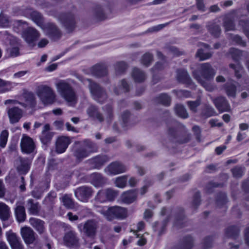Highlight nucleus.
Listing matches in <instances>:
<instances>
[{
    "instance_id": "obj_64",
    "label": "nucleus",
    "mask_w": 249,
    "mask_h": 249,
    "mask_svg": "<svg viewBox=\"0 0 249 249\" xmlns=\"http://www.w3.org/2000/svg\"><path fill=\"white\" fill-rule=\"evenodd\" d=\"M187 105L189 107L190 110L195 112L196 111L197 107L200 105V102L199 100L189 101L187 102Z\"/></svg>"
},
{
    "instance_id": "obj_46",
    "label": "nucleus",
    "mask_w": 249,
    "mask_h": 249,
    "mask_svg": "<svg viewBox=\"0 0 249 249\" xmlns=\"http://www.w3.org/2000/svg\"><path fill=\"white\" fill-rule=\"evenodd\" d=\"M196 57L199 59V60L202 61L210 58L212 53L209 52H206L205 50L200 49L198 50L196 53Z\"/></svg>"
},
{
    "instance_id": "obj_21",
    "label": "nucleus",
    "mask_w": 249,
    "mask_h": 249,
    "mask_svg": "<svg viewBox=\"0 0 249 249\" xmlns=\"http://www.w3.org/2000/svg\"><path fill=\"white\" fill-rule=\"evenodd\" d=\"M201 74L205 80H208L214 76L215 72L209 64L204 63L201 65Z\"/></svg>"
},
{
    "instance_id": "obj_53",
    "label": "nucleus",
    "mask_w": 249,
    "mask_h": 249,
    "mask_svg": "<svg viewBox=\"0 0 249 249\" xmlns=\"http://www.w3.org/2000/svg\"><path fill=\"white\" fill-rule=\"evenodd\" d=\"M0 92H5L11 90V83L0 78Z\"/></svg>"
},
{
    "instance_id": "obj_54",
    "label": "nucleus",
    "mask_w": 249,
    "mask_h": 249,
    "mask_svg": "<svg viewBox=\"0 0 249 249\" xmlns=\"http://www.w3.org/2000/svg\"><path fill=\"white\" fill-rule=\"evenodd\" d=\"M224 26L226 31H234L235 25L234 20L231 18L226 19L224 21Z\"/></svg>"
},
{
    "instance_id": "obj_32",
    "label": "nucleus",
    "mask_w": 249,
    "mask_h": 249,
    "mask_svg": "<svg viewBox=\"0 0 249 249\" xmlns=\"http://www.w3.org/2000/svg\"><path fill=\"white\" fill-rule=\"evenodd\" d=\"M63 23L68 32L72 31L75 27V24L73 16L72 15L67 16L64 18Z\"/></svg>"
},
{
    "instance_id": "obj_43",
    "label": "nucleus",
    "mask_w": 249,
    "mask_h": 249,
    "mask_svg": "<svg viewBox=\"0 0 249 249\" xmlns=\"http://www.w3.org/2000/svg\"><path fill=\"white\" fill-rule=\"evenodd\" d=\"M193 239L190 236L185 237L180 245L179 249H191L193 246Z\"/></svg>"
},
{
    "instance_id": "obj_3",
    "label": "nucleus",
    "mask_w": 249,
    "mask_h": 249,
    "mask_svg": "<svg viewBox=\"0 0 249 249\" xmlns=\"http://www.w3.org/2000/svg\"><path fill=\"white\" fill-rule=\"evenodd\" d=\"M85 85H87L93 99L100 104L104 103L108 98V95L105 89L98 83L89 79H85L82 81Z\"/></svg>"
},
{
    "instance_id": "obj_5",
    "label": "nucleus",
    "mask_w": 249,
    "mask_h": 249,
    "mask_svg": "<svg viewBox=\"0 0 249 249\" xmlns=\"http://www.w3.org/2000/svg\"><path fill=\"white\" fill-rule=\"evenodd\" d=\"M99 227V222L94 219L87 220L83 223L77 225L79 231L87 237L94 238Z\"/></svg>"
},
{
    "instance_id": "obj_9",
    "label": "nucleus",
    "mask_w": 249,
    "mask_h": 249,
    "mask_svg": "<svg viewBox=\"0 0 249 249\" xmlns=\"http://www.w3.org/2000/svg\"><path fill=\"white\" fill-rule=\"evenodd\" d=\"M6 110L9 123L12 124L18 123L24 115V110L16 106L8 107Z\"/></svg>"
},
{
    "instance_id": "obj_17",
    "label": "nucleus",
    "mask_w": 249,
    "mask_h": 249,
    "mask_svg": "<svg viewBox=\"0 0 249 249\" xmlns=\"http://www.w3.org/2000/svg\"><path fill=\"white\" fill-rule=\"evenodd\" d=\"M50 125L49 124H46L43 127L41 134L40 136L41 142L44 144H47L51 142L54 133L50 131Z\"/></svg>"
},
{
    "instance_id": "obj_52",
    "label": "nucleus",
    "mask_w": 249,
    "mask_h": 249,
    "mask_svg": "<svg viewBox=\"0 0 249 249\" xmlns=\"http://www.w3.org/2000/svg\"><path fill=\"white\" fill-rule=\"evenodd\" d=\"M9 136V133L7 130H2L0 134V147L4 148L6 145Z\"/></svg>"
},
{
    "instance_id": "obj_45",
    "label": "nucleus",
    "mask_w": 249,
    "mask_h": 249,
    "mask_svg": "<svg viewBox=\"0 0 249 249\" xmlns=\"http://www.w3.org/2000/svg\"><path fill=\"white\" fill-rule=\"evenodd\" d=\"M231 69L234 71V75L237 79H240L242 77V72L243 71V68L240 64L235 65L234 64L230 63L229 65Z\"/></svg>"
},
{
    "instance_id": "obj_34",
    "label": "nucleus",
    "mask_w": 249,
    "mask_h": 249,
    "mask_svg": "<svg viewBox=\"0 0 249 249\" xmlns=\"http://www.w3.org/2000/svg\"><path fill=\"white\" fill-rule=\"evenodd\" d=\"M184 218L183 210L181 208H179L178 212H176V215H175L174 225L178 227H181L183 226Z\"/></svg>"
},
{
    "instance_id": "obj_50",
    "label": "nucleus",
    "mask_w": 249,
    "mask_h": 249,
    "mask_svg": "<svg viewBox=\"0 0 249 249\" xmlns=\"http://www.w3.org/2000/svg\"><path fill=\"white\" fill-rule=\"evenodd\" d=\"M127 181V177L124 176L117 178L114 183L116 187L120 188H124L126 185Z\"/></svg>"
},
{
    "instance_id": "obj_6",
    "label": "nucleus",
    "mask_w": 249,
    "mask_h": 249,
    "mask_svg": "<svg viewBox=\"0 0 249 249\" xmlns=\"http://www.w3.org/2000/svg\"><path fill=\"white\" fill-rule=\"evenodd\" d=\"M99 212L109 221H111L114 218L123 219L127 215L126 210L119 206L111 207L107 209L104 208L100 210Z\"/></svg>"
},
{
    "instance_id": "obj_60",
    "label": "nucleus",
    "mask_w": 249,
    "mask_h": 249,
    "mask_svg": "<svg viewBox=\"0 0 249 249\" xmlns=\"http://www.w3.org/2000/svg\"><path fill=\"white\" fill-rule=\"evenodd\" d=\"M239 230L238 228L232 226L229 228L227 230V233L228 236L235 237L239 233Z\"/></svg>"
},
{
    "instance_id": "obj_56",
    "label": "nucleus",
    "mask_w": 249,
    "mask_h": 249,
    "mask_svg": "<svg viewBox=\"0 0 249 249\" xmlns=\"http://www.w3.org/2000/svg\"><path fill=\"white\" fill-rule=\"evenodd\" d=\"M62 201L63 205L68 209H71L73 207V202L70 197L66 195L62 197Z\"/></svg>"
},
{
    "instance_id": "obj_26",
    "label": "nucleus",
    "mask_w": 249,
    "mask_h": 249,
    "mask_svg": "<svg viewBox=\"0 0 249 249\" xmlns=\"http://www.w3.org/2000/svg\"><path fill=\"white\" fill-rule=\"evenodd\" d=\"M26 206L29 214L37 215L38 214L40 207L39 203L32 199H29L27 201Z\"/></svg>"
},
{
    "instance_id": "obj_37",
    "label": "nucleus",
    "mask_w": 249,
    "mask_h": 249,
    "mask_svg": "<svg viewBox=\"0 0 249 249\" xmlns=\"http://www.w3.org/2000/svg\"><path fill=\"white\" fill-rule=\"evenodd\" d=\"M114 69L116 75H121L125 72L127 66L124 61H118L114 64Z\"/></svg>"
},
{
    "instance_id": "obj_29",
    "label": "nucleus",
    "mask_w": 249,
    "mask_h": 249,
    "mask_svg": "<svg viewBox=\"0 0 249 249\" xmlns=\"http://www.w3.org/2000/svg\"><path fill=\"white\" fill-rule=\"evenodd\" d=\"M231 111V106L228 100L221 96H219V113Z\"/></svg>"
},
{
    "instance_id": "obj_28",
    "label": "nucleus",
    "mask_w": 249,
    "mask_h": 249,
    "mask_svg": "<svg viewBox=\"0 0 249 249\" xmlns=\"http://www.w3.org/2000/svg\"><path fill=\"white\" fill-rule=\"evenodd\" d=\"M17 220L19 222L25 221L26 217L25 208L22 205H17L15 209Z\"/></svg>"
},
{
    "instance_id": "obj_44",
    "label": "nucleus",
    "mask_w": 249,
    "mask_h": 249,
    "mask_svg": "<svg viewBox=\"0 0 249 249\" xmlns=\"http://www.w3.org/2000/svg\"><path fill=\"white\" fill-rule=\"evenodd\" d=\"M195 78L207 90L212 91L213 89V87L209 83H207L204 80L201 79V77L199 75L198 72L195 71L193 72Z\"/></svg>"
},
{
    "instance_id": "obj_25",
    "label": "nucleus",
    "mask_w": 249,
    "mask_h": 249,
    "mask_svg": "<svg viewBox=\"0 0 249 249\" xmlns=\"http://www.w3.org/2000/svg\"><path fill=\"white\" fill-rule=\"evenodd\" d=\"M15 165L18 171H27L30 169L31 162L28 160L19 158L15 160Z\"/></svg>"
},
{
    "instance_id": "obj_42",
    "label": "nucleus",
    "mask_w": 249,
    "mask_h": 249,
    "mask_svg": "<svg viewBox=\"0 0 249 249\" xmlns=\"http://www.w3.org/2000/svg\"><path fill=\"white\" fill-rule=\"evenodd\" d=\"M171 99L170 96L165 93L159 95L156 98V102L165 106H169L171 103Z\"/></svg>"
},
{
    "instance_id": "obj_35",
    "label": "nucleus",
    "mask_w": 249,
    "mask_h": 249,
    "mask_svg": "<svg viewBox=\"0 0 249 249\" xmlns=\"http://www.w3.org/2000/svg\"><path fill=\"white\" fill-rule=\"evenodd\" d=\"M73 148V155L77 160L80 161L88 157V153L84 151L80 146H75L74 144Z\"/></svg>"
},
{
    "instance_id": "obj_23",
    "label": "nucleus",
    "mask_w": 249,
    "mask_h": 249,
    "mask_svg": "<svg viewBox=\"0 0 249 249\" xmlns=\"http://www.w3.org/2000/svg\"><path fill=\"white\" fill-rule=\"evenodd\" d=\"M137 197V193L135 190H130L124 192L121 198L122 201L126 204H130L134 202Z\"/></svg>"
},
{
    "instance_id": "obj_8",
    "label": "nucleus",
    "mask_w": 249,
    "mask_h": 249,
    "mask_svg": "<svg viewBox=\"0 0 249 249\" xmlns=\"http://www.w3.org/2000/svg\"><path fill=\"white\" fill-rule=\"evenodd\" d=\"M7 40L9 46L6 49V53L8 57H15L20 54V42L16 37L9 35L7 36Z\"/></svg>"
},
{
    "instance_id": "obj_61",
    "label": "nucleus",
    "mask_w": 249,
    "mask_h": 249,
    "mask_svg": "<svg viewBox=\"0 0 249 249\" xmlns=\"http://www.w3.org/2000/svg\"><path fill=\"white\" fill-rule=\"evenodd\" d=\"M213 244V237L211 236L207 237L203 240V247L204 249H209L212 247Z\"/></svg>"
},
{
    "instance_id": "obj_40",
    "label": "nucleus",
    "mask_w": 249,
    "mask_h": 249,
    "mask_svg": "<svg viewBox=\"0 0 249 249\" xmlns=\"http://www.w3.org/2000/svg\"><path fill=\"white\" fill-rule=\"evenodd\" d=\"M207 28L209 33L213 36L217 37L218 33V21L216 19L208 23Z\"/></svg>"
},
{
    "instance_id": "obj_63",
    "label": "nucleus",
    "mask_w": 249,
    "mask_h": 249,
    "mask_svg": "<svg viewBox=\"0 0 249 249\" xmlns=\"http://www.w3.org/2000/svg\"><path fill=\"white\" fill-rule=\"evenodd\" d=\"M4 104L5 105H16L17 104L20 105L22 107H25L26 106V105L24 102L19 101L18 100L16 99H7L6 100Z\"/></svg>"
},
{
    "instance_id": "obj_11",
    "label": "nucleus",
    "mask_w": 249,
    "mask_h": 249,
    "mask_svg": "<svg viewBox=\"0 0 249 249\" xmlns=\"http://www.w3.org/2000/svg\"><path fill=\"white\" fill-rule=\"evenodd\" d=\"M64 244L70 248H77L79 246V239L76 232L72 230L67 232L63 237Z\"/></svg>"
},
{
    "instance_id": "obj_2",
    "label": "nucleus",
    "mask_w": 249,
    "mask_h": 249,
    "mask_svg": "<svg viewBox=\"0 0 249 249\" xmlns=\"http://www.w3.org/2000/svg\"><path fill=\"white\" fill-rule=\"evenodd\" d=\"M30 17L32 20L42 28L50 37L54 40L59 38L60 33L59 30L52 23H44L43 18L39 13L33 11L31 13Z\"/></svg>"
},
{
    "instance_id": "obj_58",
    "label": "nucleus",
    "mask_w": 249,
    "mask_h": 249,
    "mask_svg": "<svg viewBox=\"0 0 249 249\" xmlns=\"http://www.w3.org/2000/svg\"><path fill=\"white\" fill-rule=\"evenodd\" d=\"M232 40L236 44L239 45L242 47H246L247 43L245 41L243 40L242 37L238 35L233 36L231 38Z\"/></svg>"
},
{
    "instance_id": "obj_22",
    "label": "nucleus",
    "mask_w": 249,
    "mask_h": 249,
    "mask_svg": "<svg viewBox=\"0 0 249 249\" xmlns=\"http://www.w3.org/2000/svg\"><path fill=\"white\" fill-rule=\"evenodd\" d=\"M29 223L39 234L45 232V223L43 221L36 218L31 217L29 219Z\"/></svg>"
},
{
    "instance_id": "obj_16",
    "label": "nucleus",
    "mask_w": 249,
    "mask_h": 249,
    "mask_svg": "<svg viewBox=\"0 0 249 249\" xmlns=\"http://www.w3.org/2000/svg\"><path fill=\"white\" fill-rule=\"evenodd\" d=\"M107 160L108 158L107 156L98 155L87 160V163L91 168L99 169Z\"/></svg>"
},
{
    "instance_id": "obj_13",
    "label": "nucleus",
    "mask_w": 249,
    "mask_h": 249,
    "mask_svg": "<svg viewBox=\"0 0 249 249\" xmlns=\"http://www.w3.org/2000/svg\"><path fill=\"white\" fill-rule=\"evenodd\" d=\"M20 145L21 151L26 154L33 152L36 148L33 139L25 134L22 135Z\"/></svg>"
},
{
    "instance_id": "obj_55",
    "label": "nucleus",
    "mask_w": 249,
    "mask_h": 249,
    "mask_svg": "<svg viewBox=\"0 0 249 249\" xmlns=\"http://www.w3.org/2000/svg\"><path fill=\"white\" fill-rule=\"evenodd\" d=\"M95 199L101 203L107 201L106 190H101L98 191L95 196Z\"/></svg>"
},
{
    "instance_id": "obj_12",
    "label": "nucleus",
    "mask_w": 249,
    "mask_h": 249,
    "mask_svg": "<svg viewBox=\"0 0 249 249\" xmlns=\"http://www.w3.org/2000/svg\"><path fill=\"white\" fill-rule=\"evenodd\" d=\"M22 37L28 44L34 46L40 37V34L36 29L29 27L22 32Z\"/></svg>"
},
{
    "instance_id": "obj_15",
    "label": "nucleus",
    "mask_w": 249,
    "mask_h": 249,
    "mask_svg": "<svg viewBox=\"0 0 249 249\" xmlns=\"http://www.w3.org/2000/svg\"><path fill=\"white\" fill-rule=\"evenodd\" d=\"M71 143V140L68 137H59L55 142V151L58 154L64 153L69 145Z\"/></svg>"
},
{
    "instance_id": "obj_59",
    "label": "nucleus",
    "mask_w": 249,
    "mask_h": 249,
    "mask_svg": "<svg viewBox=\"0 0 249 249\" xmlns=\"http://www.w3.org/2000/svg\"><path fill=\"white\" fill-rule=\"evenodd\" d=\"M94 17L98 20H102L106 18V16L101 8L98 7L95 10Z\"/></svg>"
},
{
    "instance_id": "obj_33",
    "label": "nucleus",
    "mask_w": 249,
    "mask_h": 249,
    "mask_svg": "<svg viewBox=\"0 0 249 249\" xmlns=\"http://www.w3.org/2000/svg\"><path fill=\"white\" fill-rule=\"evenodd\" d=\"M10 216L9 207L3 202H0V218L2 221L7 220Z\"/></svg>"
},
{
    "instance_id": "obj_20",
    "label": "nucleus",
    "mask_w": 249,
    "mask_h": 249,
    "mask_svg": "<svg viewBox=\"0 0 249 249\" xmlns=\"http://www.w3.org/2000/svg\"><path fill=\"white\" fill-rule=\"evenodd\" d=\"M87 113L90 117L92 118L93 120L98 121L99 122L101 123L105 120L103 114L94 106H89L87 110Z\"/></svg>"
},
{
    "instance_id": "obj_62",
    "label": "nucleus",
    "mask_w": 249,
    "mask_h": 249,
    "mask_svg": "<svg viewBox=\"0 0 249 249\" xmlns=\"http://www.w3.org/2000/svg\"><path fill=\"white\" fill-rule=\"evenodd\" d=\"M106 192L107 200H113L117 195V192L111 189H106Z\"/></svg>"
},
{
    "instance_id": "obj_30",
    "label": "nucleus",
    "mask_w": 249,
    "mask_h": 249,
    "mask_svg": "<svg viewBox=\"0 0 249 249\" xmlns=\"http://www.w3.org/2000/svg\"><path fill=\"white\" fill-rule=\"evenodd\" d=\"M177 79L180 83L189 84L191 83V79L187 72L183 70L177 71Z\"/></svg>"
},
{
    "instance_id": "obj_39",
    "label": "nucleus",
    "mask_w": 249,
    "mask_h": 249,
    "mask_svg": "<svg viewBox=\"0 0 249 249\" xmlns=\"http://www.w3.org/2000/svg\"><path fill=\"white\" fill-rule=\"evenodd\" d=\"M132 76L136 82H143L146 78L145 73L138 68H134L132 73Z\"/></svg>"
},
{
    "instance_id": "obj_24",
    "label": "nucleus",
    "mask_w": 249,
    "mask_h": 249,
    "mask_svg": "<svg viewBox=\"0 0 249 249\" xmlns=\"http://www.w3.org/2000/svg\"><path fill=\"white\" fill-rule=\"evenodd\" d=\"M89 181L95 187H100L106 183V179L101 174L93 173L90 175Z\"/></svg>"
},
{
    "instance_id": "obj_10",
    "label": "nucleus",
    "mask_w": 249,
    "mask_h": 249,
    "mask_svg": "<svg viewBox=\"0 0 249 249\" xmlns=\"http://www.w3.org/2000/svg\"><path fill=\"white\" fill-rule=\"evenodd\" d=\"M93 190L91 187L83 186L77 188L74 191L76 197L80 201L84 202H88L92 196Z\"/></svg>"
},
{
    "instance_id": "obj_41",
    "label": "nucleus",
    "mask_w": 249,
    "mask_h": 249,
    "mask_svg": "<svg viewBox=\"0 0 249 249\" xmlns=\"http://www.w3.org/2000/svg\"><path fill=\"white\" fill-rule=\"evenodd\" d=\"M83 145L88 150L90 154L97 151L98 146L96 144L89 140H85L83 141Z\"/></svg>"
},
{
    "instance_id": "obj_48",
    "label": "nucleus",
    "mask_w": 249,
    "mask_h": 249,
    "mask_svg": "<svg viewBox=\"0 0 249 249\" xmlns=\"http://www.w3.org/2000/svg\"><path fill=\"white\" fill-rule=\"evenodd\" d=\"M200 202V193L199 192H196L193 197V200L191 204V208L193 210H196L199 206Z\"/></svg>"
},
{
    "instance_id": "obj_49",
    "label": "nucleus",
    "mask_w": 249,
    "mask_h": 249,
    "mask_svg": "<svg viewBox=\"0 0 249 249\" xmlns=\"http://www.w3.org/2000/svg\"><path fill=\"white\" fill-rule=\"evenodd\" d=\"M175 112L179 117L182 118H187L188 114L184 107L181 105H177L175 108Z\"/></svg>"
},
{
    "instance_id": "obj_18",
    "label": "nucleus",
    "mask_w": 249,
    "mask_h": 249,
    "mask_svg": "<svg viewBox=\"0 0 249 249\" xmlns=\"http://www.w3.org/2000/svg\"><path fill=\"white\" fill-rule=\"evenodd\" d=\"M235 83H237V82L231 79L223 85V89L229 97L234 98L236 97L237 87Z\"/></svg>"
},
{
    "instance_id": "obj_38",
    "label": "nucleus",
    "mask_w": 249,
    "mask_h": 249,
    "mask_svg": "<svg viewBox=\"0 0 249 249\" xmlns=\"http://www.w3.org/2000/svg\"><path fill=\"white\" fill-rule=\"evenodd\" d=\"M229 53L231 55L234 62L240 64L239 62L243 54L242 51L235 48H231L229 49Z\"/></svg>"
},
{
    "instance_id": "obj_19",
    "label": "nucleus",
    "mask_w": 249,
    "mask_h": 249,
    "mask_svg": "<svg viewBox=\"0 0 249 249\" xmlns=\"http://www.w3.org/2000/svg\"><path fill=\"white\" fill-rule=\"evenodd\" d=\"M91 72L98 77L105 76L107 74V67L104 63L97 64L91 68Z\"/></svg>"
},
{
    "instance_id": "obj_7",
    "label": "nucleus",
    "mask_w": 249,
    "mask_h": 249,
    "mask_svg": "<svg viewBox=\"0 0 249 249\" xmlns=\"http://www.w3.org/2000/svg\"><path fill=\"white\" fill-rule=\"evenodd\" d=\"M20 234L25 244L27 246H36L38 243V236L29 227L25 226L20 229Z\"/></svg>"
},
{
    "instance_id": "obj_14",
    "label": "nucleus",
    "mask_w": 249,
    "mask_h": 249,
    "mask_svg": "<svg viewBox=\"0 0 249 249\" xmlns=\"http://www.w3.org/2000/svg\"><path fill=\"white\" fill-rule=\"evenodd\" d=\"M6 236L11 249H24L20 238L12 231L6 232Z\"/></svg>"
},
{
    "instance_id": "obj_51",
    "label": "nucleus",
    "mask_w": 249,
    "mask_h": 249,
    "mask_svg": "<svg viewBox=\"0 0 249 249\" xmlns=\"http://www.w3.org/2000/svg\"><path fill=\"white\" fill-rule=\"evenodd\" d=\"M239 24L242 26L243 32L249 41V20L248 19L240 20Z\"/></svg>"
},
{
    "instance_id": "obj_47",
    "label": "nucleus",
    "mask_w": 249,
    "mask_h": 249,
    "mask_svg": "<svg viewBox=\"0 0 249 249\" xmlns=\"http://www.w3.org/2000/svg\"><path fill=\"white\" fill-rule=\"evenodd\" d=\"M105 119L109 121L113 116V108L110 105H107L103 107Z\"/></svg>"
},
{
    "instance_id": "obj_4",
    "label": "nucleus",
    "mask_w": 249,
    "mask_h": 249,
    "mask_svg": "<svg viewBox=\"0 0 249 249\" xmlns=\"http://www.w3.org/2000/svg\"><path fill=\"white\" fill-rule=\"evenodd\" d=\"M36 94L41 102L45 105H50L56 101V94L54 90L47 85L38 87Z\"/></svg>"
},
{
    "instance_id": "obj_27",
    "label": "nucleus",
    "mask_w": 249,
    "mask_h": 249,
    "mask_svg": "<svg viewBox=\"0 0 249 249\" xmlns=\"http://www.w3.org/2000/svg\"><path fill=\"white\" fill-rule=\"evenodd\" d=\"M129 90V86L127 82L124 79L120 81L118 87H115L113 92L116 95H119L124 92H128Z\"/></svg>"
},
{
    "instance_id": "obj_57",
    "label": "nucleus",
    "mask_w": 249,
    "mask_h": 249,
    "mask_svg": "<svg viewBox=\"0 0 249 249\" xmlns=\"http://www.w3.org/2000/svg\"><path fill=\"white\" fill-rule=\"evenodd\" d=\"M153 60V56L149 53H145L142 57V63L145 66H148Z\"/></svg>"
},
{
    "instance_id": "obj_36",
    "label": "nucleus",
    "mask_w": 249,
    "mask_h": 249,
    "mask_svg": "<svg viewBox=\"0 0 249 249\" xmlns=\"http://www.w3.org/2000/svg\"><path fill=\"white\" fill-rule=\"evenodd\" d=\"M107 168L108 171H124L127 170L126 167L119 161L111 162Z\"/></svg>"
},
{
    "instance_id": "obj_1",
    "label": "nucleus",
    "mask_w": 249,
    "mask_h": 249,
    "mask_svg": "<svg viewBox=\"0 0 249 249\" xmlns=\"http://www.w3.org/2000/svg\"><path fill=\"white\" fill-rule=\"evenodd\" d=\"M56 90L60 96L69 106H74L77 102L78 97L73 87L68 81L60 80L55 83Z\"/></svg>"
},
{
    "instance_id": "obj_31",
    "label": "nucleus",
    "mask_w": 249,
    "mask_h": 249,
    "mask_svg": "<svg viewBox=\"0 0 249 249\" xmlns=\"http://www.w3.org/2000/svg\"><path fill=\"white\" fill-rule=\"evenodd\" d=\"M23 96L25 101L24 103L26 105V106L23 107L24 108L33 107L36 105L35 97L33 93L25 92L23 93Z\"/></svg>"
}]
</instances>
